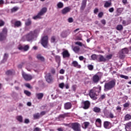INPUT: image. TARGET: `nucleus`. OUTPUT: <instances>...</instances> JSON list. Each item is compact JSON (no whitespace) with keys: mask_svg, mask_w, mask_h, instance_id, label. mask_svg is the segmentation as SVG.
<instances>
[{"mask_svg":"<svg viewBox=\"0 0 131 131\" xmlns=\"http://www.w3.org/2000/svg\"><path fill=\"white\" fill-rule=\"evenodd\" d=\"M102 86H99V88H93L91 90L89 93V96L93 100H97V96L101 93Z\"/></svg>","mask_w":131,"mask_h":131,"instance_id":"1","label":"nucleus"},{"mask_svg":"<svg viewBox=\"0 0 131 131\" xmlns=\"http://www.w3.org/2000/svg\"><path fill=\"white\" fill-rule=\"evenodd\" d=\"M37 33H38V31L36 29L31 31L25 35V37L27 41H33L35 37H37Z\"/></svg>","mask_w":131,"mask_h":131,"instance_id":"2","label":"nucleus"},{"mask_svg":"<svg viewBox=\"0 0 131 131\" xmlns=\"http://www.w3.org/2000/svg\"><path fill=\"white\" fill-rule=\"evenodd\" d=\"M116 85V80L114 79L108 82L105 83L104 85V92H108V91H111L112 89H114Z\"/></svg>","mask_w":131,"mask_h":131,"instance_id":"3","label":"nucleus"},{"mask_svg":"<svg viewBox=\"0 0 131 131\" xmlns=\"http://www.w3.org/2000/svg\"><path fill=\"white\" fill-rule=\"evenodd\" d=\"M7 36H8V29L4 28L2 32H0V41H4L7 40Z\"/></svg>","mask_w":131,"mask_h":131,"instance_id":"4","label":"nucleus"},{"mask_svg":"<svg viewBox=\"0 0 131 131\" xmlns=\"http://www.w3.org/2000/svg\"><path fill=\"white\" fill-rule=\"evenodd\" d=\"M48 8L47 7H43L42 8L39 12L38 13L37 15L33 17V19L34 20H36V19H39L41 17V16H43V15H45L46 14V12H47Z\"/></svg>","mask_w":131,"mask_h":131,"instance_id":"5","label":"nucleus"},{"mask_svg":"<svg viewBox=\"0 0 131 131\" xmlns=\"http://www.w3.org/2000/svg\"><path fill=\"white\" fill-rule=\"evenodd\" d=\"M41 44L43 48H48L49 45V37H48V36H44L41 38Z\"/></svg>","mask_w":131,"mask_h":131,"instance_id":"6","label":"nucleus"},{"mask_svg":"<svg viewBox=\"0 0 131 131\" xmlns=\"http://www.w3.org/2000/svg\"><path fill=\"white\" fill-rule=\"evenodd\" d=\"M71 127L74 131H81V128H80V124L75 122L71 123Z\"/></svg>","mask_w":131,"mask_h":131,"instance_id":"7","label":"nucleus"},{"mask_svg":"<svg viewBox=\"0 0 131 131\" xmlns=\"http://www.w3.org/2000/svg\"><path fill=\"white\" fill-rule=\"evenodd\" d=\"M82 106H83V108L85 110H86L90 108V106H91V102H90V101L89 100L82 101Z\"/></svg>","mask_w":131,"mask_h":131,"instance_id":"8","label":"nucleus"},{"mask_svg":"<svg viewBox=\"0 0 131 131\" xmlns=\"http://www.w3.org/2000/svg\"><path fill=\"white\" fill-rule=\"evenodd\" d=\"M23 77L24 78L25 80L27 81H29L32 79V76L31 75H28L24 72L22 73Z\"/></svg>","mask_w":131,"mask_h":131,"instance_id":"9","label":"nucleus"},{"mask_svg":"<svg viewBox=\"0 0 131 131\" xmlns=\"http://www.w3.org/2000/svg\"><path fill=\"white\" fill-rule=\"evenodd\" d=\"M45 78L46 81H47L48 83H52V82H53V77H52V75L51 74V73L47 74L45 76Z\"/></svg>","mask_w":131,"mask_h":131,"instance_id":"10","label":"nucleus"},{"mask_svg":"<svg viewBox=\"0 0 131 131\" xmlns=\"http://www.w3.org/2000/svg\"><path fill=\"white\" fill-rule=\"evenodd\" d=\"M71 11V8L69 7H67L63 8L61 10V13L62 15H66V14H68V13H69Z\"/></svg>","mask_w":131,"mask_h":131,"instance_id":"11","label":"nucleus"},{"mask_svg":"<svg viewBox=\"0 0 131 131\" xmlns=\"http://www.w3.org/2000/svg\"><path fill=\"white\" fill-rule=\"evenodd\" d=\"M92 81L94 83H98L100 81V77L98 75H95L92 77Z\"/></svg>","mask_w":131,"mask_h":131,"instance_id":"12","label":"nucleus"},{"mask_svg":"<svg viewBox=\"0 0 131 131\" xmlns=\"http://www.w3.org/2000/svg\"><path fill=\"white\" fill-rule=\"evenodd\" d=\"M63 58H69L70 57V53L68 52V50H64L61 53Z\"/></svg>","mask_w":131,"mask_h":131,"instance_id":"13","label":"nucleus"},{"mask_svg":"<svg viewBox=\"0 0 131 131\" xmlns=\"http://www.w3.org/2000/svg\"><path fill=\"white\" fill-rule=\"evenodd\" d=\"M69 34H70V32H69V31H63L61 33L60 35L63 38H65V37H67Z\"/></svg>","mask_w":131,"mask_h":131,"instance_id":"14","label":"nucleus"},{"mask_svg":"<svg viewBox=\"0 0 131 131\" xmlns=\"http://www.w3.org/2000/svg\"><path fill=\"white\" fill-rule=\"evenodd\" d=\"M18 50H20V51H24L25 52H27L29 50V45H27L25 46V47L23 46H20L18 47Z\"/></svg>","mask_w":131,"mask_h":131,"instance_id":"15","label":"nucleus"},{"mask_svg":"<svg viewBox=\"0 0 131 131\" xmlns=\"http://www.w3.org/2000/svg\"><path fill=\"white\" fill-rule=\"evenodd\" d=\"M64 108L66 110H69L71 108H72V104L71 102H67L64 104Z\"/></svg>","mask_w":131,"mask_h":131,"instance_id":"16","label":"nucleus"},{"mask_svg":"<svg viewBox=\"0 0 131 131\" xmlns=\"http://www.w3.org/2000/svg\"><path fill=\"white\" fill-rule=\"evenodd\" d=\"M72 66H73V67H75L76 68H81V66H80V64L78 63V62L76 60L73 61L72 62Z\"/></svg>","mask_w":131,"mask_h":131,"instance_id":"17","label":"nucleus"},{"mask_svg":"<svg viewBox=\"0 0 131 131\" xmlns=\"http://www.w3.org/2000/svg\"><path fill=\"white\" fill-rule=\"evenodd\" d=\"M86 2L87 0H83L81 4V6L80 8V10L81 11H83L84 9H85V7H86Z\"/></svg>","mask_w":131,"mask_h":131,"instance_id":"18","label":"nucleus"},{"mask_svg":"<svg viewBox=\"0 0 131 131\" xmlns=\"http://www.w3.org/2000/svg\"><path fill=\"white\" fill-rule=\"evenodd\" d=\"M125 129L126 131H131V122L126 123Z\"/></svg>","mask_w":131,"mask_h":131,"instance_id":"19","label":"nucleus"},{"mask_svg":"<svg viewBox=\"0 0 131 131\" xmlns=\"http://www.w3.org/2000/svg\"><path fill=\"white\" fill-rule=\"evenodd\" d=\"M111 122L108 121H105L103 122V127H104V128L108 129L109 128L110 125H111Z\"/></svg>","mask_w":131,"mask_h":131,"instance_id":"20","label":"nucleus"},{"mask_svg":"<svg viewBox=\"0 0 131 131\" xmlns=\"http://www.w3.org/2000/svg\"><path fill=\"white\" fill-rule=\"evenodd\" d=\"M106 61L107 59H106L103 55H99L98 62H106Z\"/></svg>","mask_w":131,"mask_h":131,"instance_id":"21","label":"nucleus"},{"mask_svg":"<svg viewBox=\"0 0 131 131\" xmlns=\"http://www.w3.org/2000/svg\"><path fill=\"white\" fill-rule=\"evenodd\" d=\"M112 6V3L111 2V1H105L104 7V8H109Z\"/></svg>","mask_w":131,"mask_h":131,"instance_id":"22","label":"nucleus"},{"mask_svg":"<svg viewBox=\"0 0 131 131\" xmlns=\"http://www.w3.org/2000/svg\"><path fill=\"white\" fill-rule=\"evenodd\" d=\"M36 98L38 99V100H41L42 98H43V93H36Z\"/></svg>","mask_w":131,"mask_h":131,"instance_id":"23","label":"nucleus"},{"mask_svg":"<svg viewBox=\"0 0 131 131\" xmlns=\"http://www.w3.org/2000/svg\"><path fill=\"white\" fill-rule=\"evenodd\" d=\"M37 58L38 60H39L40 61H41L42 62H45V57L43 56H41V54H38L37 55Z\"/></svg>","mask_w":131,"mask_h":131,"instance_id":"24","label":"nucleus"},{"mask_svg":"<svg viewBox=\"0 0 131 131\" xmlns=\"http://www.w3.org/2000/svg\"><path fill=\"white\" fill-rule=\"evenodd\" d=\"M40 117V114L38 113L34 114L33 115L34 119H39Z\"/></svg>","mask_w":131,"mask_h":131,"instance_id":"25","label":"nucleus"},{"mask_svg":"<svg viewBox=\"0 0 131 131\" xmlns=\"http://www.w3.org/2000/svg\"><path fill=\"white\" fill-rule=\"evenodd\" d=\"M83 125L82 126V128H84V129H86L88 127H89V125H90V122H84L83 123Z\"/></svg>","mask_w":131,"mask_h":131,"instance_id":"26","label":"nucleus"},{"mask_svg":"<svg viewBox=\"0 0 131 131\" xmlns=\"http://www.w3.org/2000/svg\"><path fill=\"white\" fill-rule=\"evenodd\" d=\"M32 23V21H31V19L30 18H28L25 22V25H26V26H30Z\"/></svg>","mask_w":131,"mask_h":131,"instance_id":"27","label":"nucleus"},{"mask_svg":"<svg viewBox=\"0 0 131 131\" xmlns=\"http://www.w3.org/2000/svg\"><path fill=\"white\" fill-rule=\"evenodd\" d=\"M116 29L119 31H121V30H123V26L122 25H118L117 26Z\"/></svg>","mask_w":131,"mask_h":131,"instance_id":"28","label":"nucleus"},{"mask_svg":"<svg viewBox=\"0 0 131 131\" xmlns=\"http://www.w3.org/2000/svg\"><path fill=\"white\" fill-rule=\"evenodd\" d=\"M93 111L96 113H100V112H101V108L98 107H94L93 108Z\"/></svg>","mask_w":131,"mask_h":131,"instance_id":"29","label":"nucleus"},{"mask_svg":"<svg viewBox=\"0 0 131 131\" xmlns=\"http://www.w3.org/2000/svg\"><path fill=\"white\" fill-rule=\"evenodd\" d=\"M16 119L19 121V122H23V117H22V116H16Z\"/></svg>","mask_w":131,"mask_h":131,"instance_id":"30","label":"nucleus"},{"mask_svg":"<svg viewBox=\"0 0 131 131\" xmlns=\"http://www.w3.org/2000/svg\"><path fill=\"white\" fill-rule=\"evenodd\" d=\"M131 119V115H129V114H127L125 116V117H124V120L125 121H127L128 120H130Z\"/></svg>","mask_w":131,"mask_h":131,"instance_id":"31","label":"nucleus"},{"mask_svg":"<svg viewBox=\"0 0 131 131\" xmlns=\"http://www.w3.org/2000/svg\"><path fill=\"white\" fill-rule=\"evenodd\" d=\"M121 53H122L124 55H125V54H128V49L126 48H124L121 50Z\"/></svg>","mask_w":131,"mask_h":131,"instance_id":"32","label":"nucleus"},{"mask_svg":"<svg viewBox=\"0 0 131 131\" xmlns=\"http://www.w3.org/2000/svg\"><path fill=\"white\" fill-rule=\"evenodd\" d=\"M21 25V24L20 21H16L14 23V26H15V27H20Z\"/></svg>","mask_w":131,"mask_h":131,"instance_id":"33","label":"nucleus"},{"mask_svg":"<svg viewBox=\"0 0 131 131\" xmlns=\"http://www.w3.org/2000/svg\"><path fill=\"white\" fill-rule=\"evenodd\" d=\"M55 60L57 63H59L61 61V57L59 55L55 56Z\"/></svg>","mask_w":131,"mask_h":131,"instance_id":"34","label":"nucleus"},{"mask_svg":"<svg viewBox=\"0 0 131 131\" xmlns=\"http://www.w3.org/2000/svg\"><path fill=\"white\" fill-rule=\"evenodd\" d=\"M119 57V58L121 59V60H123V59L125 58V55L124 53H122L121 52H120Z\"/></svg>","mask_w":131,"mask_h":131,"instance_id":"35","label":"nucleus"},{"mask_svg":"<svg viewBox=\"0 0 131 131\" xmlns=\"http://www.w3.org/2000/svg\"><path fill=\"white\" fill-rule=\"evenodd\" d=\"M57 6L58 9H62L64 7V4L62 2H59Z\"/></svg>","mask_w":131,"mask_h":131,"instance_id":"36","label":"nucleus"},{"mask_svg":"<svg viewBox=\"0 0 131 131\" xmlns=\"http://www.w3.org/2000/svg\"><path fill=\"white\" fill-rule=\"evenodd\" d=\"M18 10H19V7L15 6L11 9V12L15 13V12H17Z\"/></svg>","mask_w":131,"mask_h":131,"instance_id":"37","label":"nucleus"},{"mask_svg":"<svg viewBox=\"0 0 131 131\" xmlns=\"http://www.w3.org/2000/svg\"><path fill=\"white\" fill-rule=\"evenodd\" d=\"M9 57V54H7V53H5L4 54V58H3V61L4 62H6L7 61V60H8V58Z\"/></svg>","mask_w":131,"mask_h":131,"instance_id":"38","label":"nucleus"},{"mask_svg":"<svg viewBox=\"0 0 131 131\" xmlns=\"http://www.w3.org/2000/svg\"><path fill=\"white\" fill-rule=\"evenodd\" d=\"M79 50H80L79 47L76 46L73 48V51L75 52V53H77V52H79Z\"/></svg>","mask_w":131,"mask_h":131,"instance_id":"39","label":"nucleus"},{"mask_svg":"<svg viewBox=\"0 0 131 131\" xmlns=\"http://www.w3.org/2000/svg\"><path fill=\"white\" fill-rule=\"evenodd\" d=\"M24 94H25V95H27L28 97H30V96H31V93L27 90H25L24 91Z\"/></svg>","mask_w":131,"mask_h":131,"instance_id":"40","label":"nucleus"},{"mask_svg":"<svg viewBox=\"0 0 131 131\" xmlns=\"http://www.w3.org/2000/svg\"><path fill=\"white\" fill-rule=\"evenodd\" d=\"M12 74H13V71H12V70H9L6 72V75H12Z\"/></svg>","mask_w":131,"mask_h":131,"instance_id":"41","label":"nucleus"},{"mask_svg":"<svg viewBox=\"0 0 131 131\" xmlns=\"http://www.w3.org/2000/svg\"><path fill=\"white\" fill-rule=\"evenodd\" d=\"M98 58V56H97V55L96 54H93L91 56V58L92 59V60H93L94 61H95V60H97V58Z\"/></svg>","mask_w":131,"mask_h":131,"instance_id":"42","label":"nucleus"},{"mask_svg":"<svg viewBox=\"0 0 131 131\" xmlns=\"http://www.w3.org/2000/svg\"><path fill=\"white\" fill-rule=\"evenodd\" d=\"M24 64H25V62H22L21 63H20L18 65V66H17L18 68H19V69H21L24 66Z\"/></svg>","mask_w":131,"mask_h":131,"instance_id":"43","label":"nucleus"},{"mask_svg":"<svg viewBox=\"0 0 131 131\" xmlns=\"http://www.w3.org/2000/svg\"><path fill=\"white\" fill-rule=\"evenodd\" d=\"M113 56V55L112 54L107 55L105 58L107 59V60H111V59H112Z\"/></svg>","mask_w":131,"mask_h":131,"instance_id":"44","label":"nucleus"},{"mask_svg":"<svg viewBox=\"0 0 131 131\" xmlns=\"http://www.w3.org/2000/svg\"><path fill=\"white\" fill-rule=\"evenodd\" d=\"M66 116H67V114H61L59 116L58 118H65V117H66Z\"/></svg>","mask_w":131,"mask_h":131,"instance_id":"45","label":"nucleus"},{"mask_svg":"<svg viewBox=\"0 0 131 131\" xmlns=\"http://www.w3.org/2000/svg\"><path fill=\"white\" fill-rule=\"evenodd\" d=\"M88 68L91 71L94 70V66L92 64H89L88 66Z\"/></svg>","mask_w":131,"mask_h":131,"instance_id":"46","label":"nucleus"},{"mask_svg":"<svg viewBox=\"0 0 131 131\" xmlns=\"http://www.w3.org/2000/svg\"><path fill=\"white\" fill-rule=\"evenodd\" d=\"M120 77H121V78H124V79H128V76L124 75H120Z\"/></svg>","mask_w":131,"mask_h":131,"instance_id":"47","label":"nucleus"},{"mask_svg":"<svg viewBox=\"0 0 131 131\" xmlns=\"http://www.w3.org/2000/svg\"><path fill=\"white\" fill-rule=\"evenodd\" d=\"M108 117L109 118H115V116H114V114H113V113H112V112L110 113L109 115H108Z\"/></svg>","mask_w":131,"mask_h":131,"instance_id":"48","label":"nucleus"},{"mask_svg":"<svg viewBox=\"0 0 131 131\" xmlns=\"http://www.w3.org/2000/svg\"><path fill=\"white\" fill-rule=\"evenodd\" d=\"M129 102H126L125 104H123V107L124 108H127V107H129Z\"/></svg>","mask_w":131,"mask_h":131,"instance_id":"49","label":"nucleus"},{"mask_svg":"<svg viewBox=\"0 0 131 131\" xmlns=\"http://www.w3.org/2000/svg\"><path fill=\"white\" fill-rule=\"evenodd\" d=\"M103 16H104V13L102 12H99L98 15V18H102V17H103Z\"/></svg>","mask_w":131,"mask_h":131,"instance_id":"50","label":"nucleus"},{"mask_svg":"<svg viewBox=\"0 0 131 131\" xmlns=\"http://www.w3.org/2000/svg\"><path fill=\"white\" fill-rule=\"evenodd\" d=\"M5 25V21L2 19H0V27H2Z\"/></svg>","mask_w":131,"mask_h":131,"instance_id":"51","label":"nucleus"},{"mask_svg":"<svg viewBox=\"0 0 131 131\" xmlns=\"http://www.w3.org/2000/svg\"><path fill=\"white\" fill-rule=\"evenodd\" d=\"M51 42H55L56 41V37L55 36H53L51 37Z\"/></svg>","mask_w":131,"mask_h":131,"instance_id":"52","label":"nucleus"},{"mask_svg":"<svg viewBox=\"0 0 131 131\" xmlns=\"http://www.w3.org/2000/svg\"><path fill=\"white\" fill-rule=\"evenodd\" d=\"M122 11H123V9L122 8H118L117 10V12L119 13V14H121V13H122Z\"/></svg>","mask_w":131,"mask_h":131,"instance_id":"53","label":"nucleus"},{"mask_svg":"<svg viewBox=\"0 0 131 131\" xmlns=\"http://www.w3.org/2000/svg\"><path fill=\"white\" fill-rule=\"evenodd\" d=\"M106 98V94H103L102 95L100 96V100H104Z\"/></svg>","mask_w":131,"mask_h":131,"instance_id":"54","label":"nucleus"},{"mask_svg":"<svg viewBox=\"0 0 131 131\" xmlns=\"http://www.w3.org/2000/svg\"><path fill=\"white\" fill-rule=\"evenodd\" d=\"M46 113H47L46 111L41 112L40 113V117H41L42 116H43V115H46Z\"/></svg>","mask_w":131,"mask_h":131,"instance_id":"55","label":"nucleus"},{"mask_svg":"<svg viewBox=\"0 0 131 131\" xmlns=\"http://www.w3.org/2000/svg\"><path fill=\"white\" fill-rule=\"evenodd\" d=\"M77 88V86L76 85H73L72 86V90L74 92H75L76 91V88Z\"/></svg>","mask_w":131,"mask_h":131,"instance_id":"56","label":"nucleus"},{"mask_svg":"<svg viewBox=\"0 0 131 131\" xmlns=\"http://www.w3.org/2000/svg\"><path fill=\"white\" fill-rule=\"evenodd\" d=\"M72 22H73V18L72 17H69L68 18V23H72Z\"/></svg>","mask_w":131,"mask_h":131,"instance_id":"57","label":"nucleus"},{"mask_svg":"<svg viewBox=\"0 0 131 131\" xmlns=\"http://www.w3.org/2000/svg\"><path fill=\"white\" fill-rule=\"evenodd\" d=\"M75 45H77L78 46H79L80 47H82V43L81 42H75Z\"/></svg>","mask_w":131,"mask_h":131,"instance_id":"58","label":"nucleus"},{"mask_svg":"<svg viewBox=\"0 0 131 131\" xmlns=\"http://www.w3.org/2000/svg\"><path fill=\"white\" fill-rule=\"evenodd\" d=\"M59 87L60 89H64V83H61L59 84Z\"/></svg>","mask_w":131,"mask_h":131,"instance_id":"59","label":"nucleus"},{"mask_svg":"<svg viewBox=\"0 0 131 131\" xmlns=\"http://www.w3.org/2000/svg\"><path fill=\"white\" fill-rule=\"evenodd\" d=\"M101 23L103 24V25H106V20L105 19H102L100 20Z\"/></svg>","mask_w":131,"mask_h":131,"instance_id":"60","label":"nucleus"},{"mask_svg":"<svg viewBox=\"0 0 131 131\" xmlns=\"http://www.w3.org/2000/svg\"><path fill=\"white\" fill-rule=\"evenodd\" d=\"M110 13H113L114 12V8L112 7L109 9L108 10Z\"/></svg>","mask_w":131,"mask_h":131,"instance_id":"61","label":"nucleus"},{"mask_svg":"<svg viewBox=\"0 0 131 131\" xmlns=\"http://www.w3.org/2000/svg\"><path fill=\"white\" fill-rule=\"evenodd\" d=\"M25 86H26V88H28V89H32V87H31V86L30 85V84L29 83L26 84Z\"/></svg>","mask_w":131,"mask_h":131,"instance_id":"62","label":"nucleus"},{"mask_svg":"<svg viewBox=\"0 0 131 131\" xmlns=\"http://www.w3.org/2000/svg\"><path fill=\"white\" fill-rule=\"evenodd\" d=\"M96 122H98V123H99V124H101L102 123V121L101 120V119L100 118H98L96 119Z\"/></svg>","mask_w":131,"mask_h":131,"instance_id":"63","label":"nucleus"},{"mask_svg":"<svg viewBox=\"0 0 131 131\" xmlns=\"http://www.w3.org/2000/svg\"><path fill=\"white\" fill-rule=\"evenodd\" d=\"M57 130L58 131H64V129L62 127H59L57 128Z\"/></svg>","mask_w":131,"mask_h":131,"instance_id":"64","label":"nucleus"}]
</instances>
